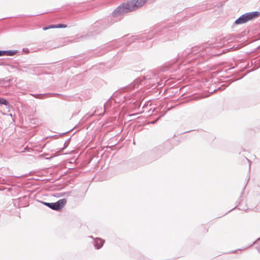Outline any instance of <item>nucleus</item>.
Returning <instances> with one entry per match:
<instances>
[{"label":"nucleus","mask_w":260,"mask_h":260,"mask_svg":"<svg viewBox=\"0 0 260 260\" xmlns=\"http://www.w3.org/2000/svg\"><path fill=\"white\" fill-rule=\"evenodd\" d=\"M135 10H136V8L134 6V2L131 0L124 3L118 6L113 11L112 14L113 16L117 17L122 13L132 12Z\"/></svg>","instance_id":"f257e3e1"},{"label":"nucleus","mask_w":260,"mask_h":260,"mask_svg":"<svg viewBox=\"0 0 260 260\" xmlns=\"http://www.w3.org/2000/svg\"><path fill=\"white\" fill-rule=\"evenodd\" d=\"M259 15L258 12H253L251 13H246L242 15L240 17L235 21V23L242 24L247 22L249 20H252L253 18H256Z\"/></svg>","instance_id":"f03ea898"},{"label":"nucleus","mask_w":260,"mask_h":260,"mask_svg":"<svg viewBox=\"0 0 260 260\" xmlns=\"http://www.w3.org/2000/svg\"><path fill=\"white\" fill-rule=\"evenodd\" d=\"M42 203L46 206L50 208L51 209L58 211L60 210L62 208L64 207V206L67 203V200L65 199H62L58 200L57 202L55 203Z\"/></svg>","instance_id":"7ed1b4c3"},{"label":"nucleus","mask_w":260,"mask_h":260,"mask_svg":"<svg viewBox=\"0 0 260 260\" xmlns=\"http://www.w3.org/2000/svg\"><path fill=\"white\" fill-rule=\"evenodd\" d=\"M136 10L143 6L147 0H132Z\"/></svg>","instance_id":"20e7f679"},{"label":"nucleus","mask_w":260,"mask_h":260,"mask_svg":"<svg viewBox=\"0 0 260 260\" xmlns=\"http://www.w3.org/2000/svg\"><path fill=\"white\" fill-rule=\"evenodd\" d=\"M67 27V25L59 24L57 25H51L47 27H45L43 28L44 30H47L50 28H66Z\"/></svg>","instance_id":"39448f33"},{"label":"nucleus","mask_w":260,"mask_h":260,"mask_svg":"<svg viewBox=\"0 0 260 260\" xmlns=\"http://www.w3.org/2000/svg\"><path fill=\"white\" fill-rule=\"evenodd\" d=\"M17 52V51H0V56L8 55L13 56L15 55Z\"/></svg>","instance_id":"423d86ee"},{"label":"nucleus","mask_w":260,"mask_h":260,"mask_svg":"<svg viewBox=\"0 0 260 260\" xmlns=\"http://www.w3.org/2000/svg\"><path fill=\"white\" fill-rule=\"evenodd\" d=\"M94 242L96 248L99 249L103 245L104 241L100 238H96L95 239Z\"/></svg>","instance_id":"0eeeda50"},{"label":"nucleus","mask_w":260,"mask_h":260,"mask_svg":"<svg viewBox=\"0 0 260 260\" xmlns=\"http://www.w3.org/2000/svg\"><path fill=\"white\" fill-rule=\"evenodd\" d=\"M0 104L8 105L9 102L5 99L0 98Z\"/></svg>","instance_id":"6e6552de"}]
</instances>
